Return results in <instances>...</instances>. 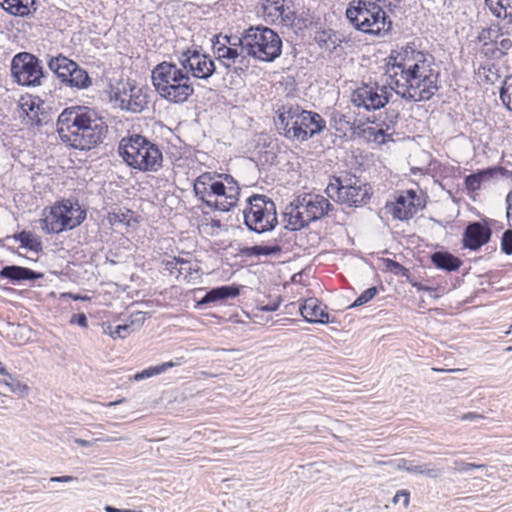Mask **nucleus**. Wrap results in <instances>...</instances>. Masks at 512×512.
Returning <instances> with one entry per match:
<instances>
[{
	"label": "nucleus",
	"instance_id": "nucleus-1",
	"mask_svg": "<svg viewBox=\"0 0 512 512\" xmlns=\"http://www.w3.org/2000/svg\"><path fill=\"white\" fill-rule=\"evenodd\" d=\"M56 131L62 143L87 152L104 143L109 134V125L96 109L73 105L64 108L58 115Z\"/></svg>",
	"mask_w": 512,
	"mask_h": 512
},
{
	"label": "nucleus",
	"instance_id": "nucleus-2",
	"mask_svg": "<svg viewBox=\"0 0 512 512\" xmlns=\"http://www.w3.org/2000/svg\"><path fill=\"white\" fill-rule=\"evenodd\" d=\"M195 196L210 209L228 212L233 209L240 196V186L230 174L204 172L193 183Z\"/></svg>",
	"mask_w": 512,
	"mask_h": 512
},
{
	"label": "nucleus",
	"instance_id": "nucleus-3",
	"mask_svg": "<svg viewBox=\"0 0 512 512\" xmlns=\"http://www.w3.org/2000/svg\"><path fill=\"white\" fill-rule=\"evenodd\" d=\"M279 127L283 135L290 140L301 143L321 133L326 128V121L317 112L303 109L299 104H284L278 109Z\"/></svg>",
	"mask_w": 512,
	"mask_h": 512
},
{
	"label": "nucleus",
	"instance_id": "nucleus-4",
	"mask_svg": "<svg viewBox=\"0 0 512 512\" xmlns=\"http://www.w3.org/2000/svg\"><path fill=\"white\" fill-rule=\"evenodd\" d=\"M117 152L129 167L141 172H158L163 167L159 146L141 134L123 137Z\"/></svg>",
	"mask_w": 512,
	"mask_h": 512
},
{
	"label": "nucleus",
	"instance_id": "nucleus-5",
	"mask_svg": "<svg viewBox=\"0 0 512 512\" xmlns=\"http://www.w3.org/2000/svg\"><path fill=\"white\" fill-rule=\"evenodd\" d=\"M242 215L245 227L256 234L271 232L279 224L276 204L265 194L254 193L249 196Z\"/></svg>",
	"mask_w": 512,
	"mask_h": 512
},
{
	"label": "nucleus",
	"instance_id": "nucleus-6",
	"mask_svg": "<svg viewBox=\"0 0 512 512\" xmlns=\"http://www.w3.org/2000/svg\"><path fill=\"white\" fill-rule=\"evenodd\" d=\"M326 193L331 199H336L348 207H361L369 202L372 188L368 183L361 181L359 177L347 174L332 176Z\"/></svg>",
	"mask_w": 512,
	"mask_h": 512
},
{
	"label": "nucleus",
	"instance_id": "nucleus-7",
	"mask_svg": "<svg viewBox=\"0 0 512 512\" xmlns=\"http://www.w3.org/2000/svg\"><path fill=\"white\" fill-rule=\"evenodd\" d=\"M87 210L78 200L63 199L50 208V215L41 219V228L47 234H59L80 226L86 219Z\"/></svg>",
	"mask_w": 512,
	"mask_h": 512
},
{
	"label": "nucleus",
	"instance_id": "nucleus-8",
	"mask_svg": "<svg viewBox=\"0 0 512 512\" xmlns=\"http://www.w3.org/2000/svg\"><path fill=\"white\" fill-rule=\"evenodd\" d=\"M246 53L263 62H273L282 53V40L271 28L251 26L244 31Z\"/></svg>",
	"mask_w": 512,
	"mask_h": 512
},
{
	"label": "nucleus",
	"instance_id": "nucleus-9",
	"mask_svg": "<svg viewBox=\"0 0 512 512\" xmlns=\"http://www.w3.org/2000/svg\"><path fill=\"white\" fill-rule=\"evenodd\" d=\"M11 76L15 83L25 87H38L48 78L42 61L30 52L15 54L10 63Z\"/></svg>",
	"mask_w": 512,
	"mask_h": 512
},
{
	"label": "nucleus",
	"instance_id": "nucleus-10",
	"mask_svg": "<svg viewBox=\"0 0 512 512\" xmlns=\"http://www.w3.org/2000/svg\"><path fill=\"white\" fill-rule=\"evenodd\" d=\"M371 5L372 1L370 0L351 1L346 9V18L354 26L355 29L366 34L378 37L388 35L389 26H386L385 29L383 27L371 28L369 23V19L373 15Z\"/></svg>",
	"mask_w": 512,
	"mask_h": 512
},
{
	"label": "nucleus",
	"instance_id": "nucleus-11",
	"mask_svg": "<svg viewBox=\"0 0 512 512\" xmlns=\"http://www.w3.org/2000/svg\"><path fill=\"white\" fill-rule=\"evenodd\" d=\"M179 62L185 72L196 79L208 80L216 72V65L211 56L201 53L198 49L183 51Z\"/></svg>",
	"mask_w": 512,
	"mask_h": 512
},
{
	"label": "nucleus",
	"instance_id": "nucleus-12",
	"mask_svg": "<svg viewBox=\"0 0 512 512\" xmlns=\"http://www.w3.org/2000/svg\"><path fill=\"white\" fill-rule=\"evenodd\" d=\"M425 207L424 200L413 189L400 192L394 202H387L386 209L390 212L394 219L406 221L414 217V215Z\"/></svg>",
	"mask_w": 512,
	"mask_h": 512
},
{
	"label": "nucleus",
	"instance_id": "nucleus-13",
	"mask_svg": "<svg viewBox=\"0 0 512 512\" xmlns=\"http://www.w3.org/2000/svg\"><path fill=\"white\" fill-rule=\"evenodd\" d=\"M497 223L493 219L469 222L462 234V246L471 251H477L486 245L492 236V227Z\"/></svg>",
	"mask_w": 512,
	"mask_h": 512
},
{
	"label": "nucleus",
	"instance_id": "nucleus-14",
	"mask_svg": "<svg viewBox=\"0 0 512 512\" xmlns=\"http://www.w3.org/2000/svg\"><path fill=\"white\" fill-rule=\"evenodd\" d=\"M351 103L367 111L378 110L388 103L386 96L378 95V83H362L351 94Z\"/></svg>",
	"mask_w": 512,
	"mask_h": 512
},
{
	"label": "nucleus",
	"instance_id": "nucleus-15",
	"mask_svg": "<svg viewBox=\"0 0 512 512\" xmlns=\"http://www.w3.org/2000/svg\"><path fill=\"white\" fill-rule=\"evenodd\" d=\"M151 79L153 85H170L184 80L189 81L190 75L188 72H185L183 67L179 68L173 62L163 61L154 67Z\"/></svg>",
	"mask_w": 512,
	"mask_h": 512
},
{
	"label": "nucleus",
	"instance_id": "nucleus-16",
	"mask_svg": "<svg viewBox=\"0 0 512 512\" xmlns=\"http://www.w3.org/2000/svg\"><path fill=\"white\" fill-rule=\"evenodd\" d=\"M300 206L304 209L306 221L315 222L328 215L334 209L333 204L324 196L304 194L298 197Z\"/></svg>",
	"mask_w": 512,
	"mask_h": 512
},
{
	"label": "nucleus",
	"instance_id": "nucleus-17",
	"mask_svg": "<svg viewBox=\"0 0 512 512\" xmlns=\"http://www.w3.org/2000/svg\"><path fill=\"white\" fill-rule=\"evenodd\" d=\"M161 98L174 104H183L194 94V86L189 81L177 82V84L170 85H153Z\"/></svg>",
	"mask_w": 512,
	"mask_h": 512
},
{
	"label": "nucleus",
	"instance_id": "nucleus-18",
	"mask_svg": "<svg viewBox=\"0 0 512 512\" xmlns=\"http://www.w3.org/2000/svg\"><path fill=\"white\" fill-rule=\"evenodd\" d=\"M240 295V287L237 284L222 285L209 289L205 295L196 301L195 308L203 309L209 305H222L229 299Z\"/></svg>",
	"mask_w": 512,
	"mask_h": 512
},
{
	"label": "nucleus",
	"instance_id": "nucleus-19",
	"mask_svg": "<svg viewBox=\"0 0 512 512\" xmlns=\"http://www.w3.org/2000/svg\"><path fill=\"white\" fill-rule=\"evenodd\" d=\"M439 78V72L424 75L420 80V82H423V88L418 93H409L408 90L405 89L400 92V97L408 102L428 101L440 89L438 85Z\"/></svg>",
	"mask_w": 512,
	"mask_h": 512
},
{
	"label": "nucleus",
	"instance_id": "nucleus-20",
	"mask_svg": "<svg viewBox=\"0 0 512 512\" xmlns=\"http://www.w3.org/2000/svg\"><path fill=\"white\" fill-rule=\"evenodd\" d=\"M326 306L314 297L306 299L300 306L299 312L303 319L309 323L327 324L330 322Z\"/></svg>",
	"mask_w": 512,
	"mask_h": 512
},
{
	"label": "nucleus",
	"instance_id": "nucleus-21",
	"mask_svg": "<svg viewBox=\"0 0 512 512\" xmlns=\"http://www.w3.org/2000/svg\"><path fill=\"white\" fill-rule=\"evenodd\" d=\"M43 277L44 274L41 272L18 265H6L0 270V278L8 279L13 284L20 283L22 281L34 282L42 279Z\"/></svg>",
	"mask_w": 512,
	"mask_h": 512
},
{
	"label": "nucleus",
	"instance_id": "nucleus-22",
	"mask_svg": "<svg viewBox=\"0 0 512 512\" xmlns=\"http://www.w3.org/2000/svg\"><path fill=\"white\" fill-rule=\"evenodd\" d=\"M282 221L285 223V229L290 231H299L310 224V221H306L304 209L300 206L298 198L286 207Z\"/></svg>",
	"mask_w": 512,
	"mask_h": 512
},
{
	"label": "nucleus",
	"instance_id": "nucleus-23",
	"mask_svg": "<svg viewBox=\"0 0 512 512\" xmlns=\"http://www.w3.org/2000/svg\"><path fill=\"white\" fill-rule=\"evenodd\" d=\"M0 6L10 15L30 17L37 11V0H0Z\"/></svg>",
	"mask_w": 512,
	"mask_h": 512
},
{
	"label": "nucleus",
	"instance_id": "nucleus-24",
	"mask_svg": "<svg viewBox=\"0 0 512 512\" xmlns=\"http://www.w3.org/2000/svg\"><path fill=\"white\" fill-rule=\"evenodd\" d=\"M71 69V72L65 76L62 86L69 87L71 89L85 90L92 85V78L78 63Z\"/></svg>",
	"mask_w": 512,
	"mask_h": 512
},
{
	"label": "nucleus",
	"instance_id": "nucleus-25",
	"mask_svg": "<svg viewBox=\"0 0 512 512\" xmlns=\"http://www.w3.org/2000/svg\"><path fill=\"white\" fill-rule=\"evenodd\" d=\"M76 64L77 62L64 56L63 54H58L57 56L48 55L47 66L49 70L55 74L61 85L65 79V76L71 72V68Z\"/></svg>",
	"mask_w": 512,
	"mask_h": 512
},
{
	"label": "nucleus",
	"instance_id": "nucleus-26",
	"mask_svg": "<svg viewBox=\"0 0 512 512\" xmlns=\"http://www.w3.org/2000/svg\"><path fill=\"white\" fill-rule=\"evenodd\" d=\"M430 259L436 268L446 272L457 271L463 263L459 257L448 251H436L431 254Z\"/></svg>",
	"mask_w": 512,
	"mask_h": 512
},
{
	"label": "nucleus",
	"instance_id": "nucleus-27",
	"mask_svg": "<svg viewBox=\"0 0 512 512\" xmlns=\"http://www.w3.org/2000/svg\"><path fill=\"white\" fill-rule=\"evenodd\" d=\"M239 255L245 257L275 256L282 252V246L274 239L270 245L244 246L238 249Z\"/></svg>",
	"mask_w": 512,
	"mask_h": 512
},
{
	"label": "nucleus",
	"instance_id": "nucleus-28",
	"mask_svg": "<svg viewBox=\"0 0 512 512\" xmlns=\"http://www.w3.org/2000/svg\"><path fill=\"white\" fill-rule=\"evenodd\" d=\"M148 105V96L141 88L131 87L129 98L121 100V107L133 113L142 112Z\"/></svg>",
	"mask_w": 512,
	"mask_h": 512
},
{
	"label": "nucleus",
	"instance_id": "nucleus-29",
	"mask_svg": "<svg viewBox=\"0 0 512 512\" xmlns=\"http://www.w3.org/2000/svg\"><path fill=\"white\" fill-rule=\"evenodd\" d=\"M315 42L321 49L333 52L342 42L337 32L332 29L319 30L315 33Z\"/></svg>",
	"mask_w": 512,
	"mask_h": 512
},
{
	"label": "nucleus",
	"instance_id": "nucleus-30",
	"mask_svg": "<svg viewBox=\"0 0 512 512\" xmlns=\"http://www.w3.org/2000/svg\"><path fill=\"white\" fill-rule=\"evenodd\" d=\"M14 239L20 242L22 248H26L33 252H40L42 250V243L39 238L35 237L31 231L22 230L12 236H7L6 240Z\"/></svg>",
	"mask_w": 512,
	"mask_h": 512
},
{
	"label": "nucleus",
	"instance_id": "nucleus-31",
	"mask_svg": "<svg viewBox=\"0 0 512 512\" xmlns=\"http://www.w3.org/2000/svg\"><path fill=\"white\" fill-rule=\"evenodd\" d=\"M427 54L422 51H417L415 49L414 42H408L405 46L401 47L396 55V58H400L399 62H403L404 64L407 61H417L425 63L427 61Z\"/></svg>",
	"mask_w": 512,
	"mask_h": 512
},
{
	"label": "nucleus",
	"instance_id": "nucleus-32",
	"mask_svg": "<svg viewBox=\"0 0 512 512\" xmlns=\"http://www.w3.org/2000/svg\"><path fill=\"white\" fill-rule=\"evenodd\" d=\"M476 173L478 175L479 180L481 181V185L483 183L489 182L493 179L501 178H510L512 176V172L507 170L503 166H492L484 169H477Z\"/></svg>",
	"mask_w": 512,
	"mask_h": 512
},
{
	"label": "nucleus",
	"instance_id": "nucleus-33",
	"mask_svg": "<svg viewBox=\"0 0 512 512\" xmlns=\"http://www.w3.org/2000/svg\"><path fill=\"white\" fill-rule=\"evenodd\" d=\"M371 9L373 12L372 17L369 19V23L371 25V28H381L384 29L386 26H389V34L392 31V21L389 18V16L386 14V12L383 10V8L379 4H375V1H372Z\"/></svg>",
	"mask_w": 512,
	"mask_h": 512
},
{
	"label": "nucleus",
	"instance_id": "nucleus-34",
	"mask_svg": "<svg viewBox=\"0 0 512 512\" xmlns=\"http://www.w3.org/2000/svg\"><path fill=\"white\" fill-rule=\"evenodd\" d=\"M498 23L495 25L497 28V35L499 36H511L512 35V4L504 7L501 10L500 17H495Z\"/></svg>",
	"mask_w": 512,
	"mask_h": 512
},
{
	"label": "nucleus",
	"instance_id": "nucleus-35",
	"mask_svg": "<svg viewBox=\"0 0 512 512\" xmlns=\"http://www.w3.org/2000/svg\"><path fill=\"white\" fill-rule=\"evenodd\" d=\"M408 473L419 474L426 477L436 479L442 476L443 471L440 468L435 467L432 463L415 464L412 461V467L408 468Z\"/></svg>",
	"mask_w": 512,
	"mask_h": 512
},
{
	"label": "nucleus",
	"instance_id": "nucleus-36",
	"mask_svg": "<svg viewBox=\"0 0 512 512\" xmlns=\"http://www.w3.org/2000/svg\"><path fill=\"white\" fill-rule=\"evenodd\" d=\"M420 64L423 63L415 61L413 65L406 67L403 62H398L393 64V68L400 70L401 77L406 81V83H411V81L422 78V76L419 74Z\"/></svg>",
	"mask_w": 512,
	"mask_h": 512
},
{
	"label": "nucleus",
	"instance_id": "nucleus-37",
	"mask_svg": "<svg viewBox=\"0 0 512 512\" xmlns=\"http://www.w3.org/2000/svg\"><path fill=\"white\" fill-rule=\"evenodd\" d=\"M0 383L9 387L12 393L17 394L20 397H23L28 392V386L22 383L17 377L8 373L4 378L0 379Z\"/></svg>",
	"mask_w": 512,
	"mask_h": 512
},
{
	"label": "nucleus",
	"instance_id": "nucleus-38",
	"mask_svg": "<svg viewBox=\"0 0 512 512\" xmlns=\"http://www.w3.org/2000/svg\"><path fill=\"white\" fill-rule=\"evenodd\" d=\"M500 100L512 112V75H507L499 90Z\"/></svg>",
	"mask_w": 512,
	"mask_h": 512
},
{
	"label": "nucleus",
	"instance_id": "nucleus-39",
	"mask_svg": "<svg viewBox=\"0 0 512 512\" xmlns=\"http://www.w3.org/2000/svg\"><path fill=\"white\" fill-rule=\"evenodd\" d=\"M383 263L386 270L393 273L394 275L404 277L407 281L411 278L409 269L404 267L399 262L390 258H385L383 259Z\"/></svg>",
	"mask_w": 512,
	"mask_h": 512
},
{
	"label": "nucleus",
	"instance_id": "nucleus-40",
	"mask_svg": "<svg viewBox=\"0 0 512 512\" xmlns=\"http://www.w3.org/2000/svg\"><path fill=\"white\" fill-rule=\"evenodd\" d=\"M330 124L336 131L344 132L347 126L350 127L351 122L346 115L334 110L330 116Z\"/></svg>",
	"mask_w": 512,
	"mask_h": 512
},
{
	"label": "nucleus",
	"instance_id": "nucleus-41",
	"mask_svg": "<svg viewBox=\"0 0 512 512\" xmlns=\"http://www.w3.org/2000/svg\"><path fill=\"white\" fill-rule=\"evenodd\" d=\"M378 293V288L376 286H372L365 291H363L349 306V308H357L360 307L369 301H371Z\"/></svg>",
	"mask_w": 512,
	"mask_h": 512
},
{
	"label": "nucleus",
	"instance_id": "nucleus-42",
	"mask_svg": "<svg viewBox=\"0 0 512 512\" xmlns=\"http://www.w3.org/2000/svg\"><path fill=\"white\" fill-rule=\"evenodd\" d=\"M484 4L493 17H500L501 10L512 4V0H484Z\"/></svg>",
	"mask_w": 512,
	"mask_h": 512
},
{
	"label": "nucleus",
	"instance_id": "nucleus-43",
	"mask_svg": "<svg viewBox=\"0 0 512 512\" xmlns=\"http://www.w3.org/2000/svg\"><path fill=\"white\" fill-rule=\"evenodd\" d=\"M233 64H234V66L232 68V73L240 76L250 66L249 55L248 54L245 55L243 52L242 54H240V56L235 61H233Z\"/></svg>",
	"mask_w": 512,
	"mask_h": 512
},
{
	"label": "nucleus",
	"instance_id": "nucleus-44",
	"mask_svg": "<svg viewBox=\"0 0 512 512\" xmlns=\"http://www.w3.org/2000/svg\"><path fill=\"white\" fill-rule=\"evenodd\" d=\"M400 113L396 109H388L385 111V118L382 120L381 127L385 126V131L393 129L397 124Z\"/></svg>",
	"mask_w": 512,
	"mask_h": 512
},
{
	"label": "nucleus",
	"instance_id": "nucleus-45",
	"mask_svg": "<svg viewBox=\"0 0 512 512\" xmlns=\"http://www.w3.org/2000/svg\"><path fill=\"white\" fill-rule=\"evenodd\" d=\"M500 249L505 255H512V227L503 232L500 240Z\"/></svg>",
	"mask_w": 512,
	"mask_h": 512
},
{
	"label": "nucleus",
	"instance_id": "nucleus-46",
	"mask_svg": "<svg viewBox=\"0 0 512 512\" xmlns=\"http://www.w3.org/2000/svg\"><path fill=\"white\" fill-rule=\"evenodd\" d=\"M464 185L468 192H475L481 189V181L476 171L464 177Z\"/></svg>",
	"mask_w": 512,
	"mask_h": 512
},
{
	"label": "nucleus",
	"instance_id": "nucleus-47",
	"mask_svg": "<svg viewBox=\"0 0 512 512\" xmlns=\"http://www.w3.org/2000/svg\"><path fill=\"white\" fill-rule=\"evenodd\" d=\"M134 331V328H131V324L124 323L114 326L113 333H111V337L113 339H125L128 337L132 332Z\"/></svg>",
	"mask_w": 512,
	"mask_h": 512
},
{
	"label": "nucleus",
	"instance_id": "nucleus-48",
	"mask_svg": "<svg viewBox=\"0 0 512 512\" xmlns=\"http://www.w3.org/2000/svg\"><path fill=\"white\" fill-rule=\"evenodd\" d=\"M220 51H222V53L218 56L219 60L227 59L235 61L245 50L236 47H223L220 48Z\"/></svg>",
	"mask_w": 512,
	"mask_h": 512
},
{
	"label": "nucleus",
	"instance_id": "nucleus-49",
	"mask_svg": "<svg viewBox=\"0 0 512 512\" xmlns=\"http://www.w3.org/2000/svg\"><path fill=\"white\" fill-rule=\"evenodd\" d=\"M486 465L464 462L462 460L454 461V469L458 472H468L474 469L484 470Z\"/></svg>",
	"mask_w": 512,
	"mask_h": 512
},
{
	"label": "nucleus",
	"instance_id": "nucleus-50",
	"mask_svg": "<svg viewBox=\"0 0 512 512\" xmlns=\"http://www.w3.org/2000/svg\"><path fill=\"white\" fill-rule=\"evenodd\" d=\"M132 213L131 210L127 209L126 212H111L109 213L108 219L109 222L114 225L116 223H126L129 224L128 215Z\"/></svg>",
	"mask_w": 512,
	"mask_h": 512
},
{
	"label": "nucleus",
	"instance_id": "nucleus-51",
	"mask_svg": "<svg viewBox=\"0 0 512 512\" xmlns=\"http://www.w3.org/2000/svg\"><path fill=\"white\" fill-rule=\"evenodd\" d=\"M244 33L242 36H236V35H224L223 39H226V42H228V47H236L241 50H246L245 41H244Z\"/></svg>",
	"mask_w": 512,
	"mask_h": 512
},
{
	"label": "nucleus",
	"instance_id": "nucleus-52",
	"mask_svg": "<svg viewBox=\"0 0 512 512\" xmlns=\"http://www.w3.org/2000/svg\"><path fill=\"white\" fill-rule=\"evenodd\" d=\"M385 136V130L383 127L376 129L374 127H366L363 138L366 140H374L377 141L379 137Z\"/></svg>",
	"mask_w": 512,
	"mask_h": 512
},
{
	"label": "nucleus",
	"instance_id": "nucleus-53",
	"mask_svg": "<svg viewBox=\"0 0 512 512\" xmlns=\"http://www.w3.org/2000/svg\"><path fill=\"white\" fill-rule=\"evenodd\" d=\"M178 264H189V261L181 257H173L172 259L164 262L165 270L169 271L170 274H173L175 270L178 271Z\"/></svg>",
	"mask_w": 512,
	"mask_h": 512
},
{
	"label": "nucleus",
	"instance_id": "nucleus-54",
	"mask_svg": "<svg viewBox=\"0 0 512 512\" xmlns=\"http://www.w3.org/2000/svg\"><path fill=\"white\" fill-rule=\"evenodd\" d=\"M223 36L224 35L222 34L214 35L212 39V48L214 50V53L218 56L222 53V51H220V48L228 47V42H226V39H223Z\"/></svg>",
	"mask_w": 512,
	"mask_h": 512
},
{
	"label": "nucleus",
	"instance_id": "nucleus-55",
	"mask_svg": "<svg viewBox=\"0 0 512 512\" xmlns=\"http://www.w3.org/2000/svg\"><path fill=\"white\" fill-rule=\"evenodd\" d=\"M392 501L394 504L402 502L403 506L407 507L409 505V501H410L409 491H407L405 489L397 491V493L393 497Z\"/></svg>",
	"mask_w": 512,
	"mask_h": 512
},
{
	"label": "nucleus",
	"instance_id": "nucleus-56",
	"mask_svg": "<svg viewBox=\"0 0 512 512\" xmlns=\"http://www.w3.org/2000/svg\"><path fill=\"white\" fill-rule=\"evenodd\" d=\"M510 48H512V40L510 38H504L499 42V47L493 50V55L498 53L499 55L496 57H501L505 54L502 50H509Z\"/></svg>",
	"mask_w": 512,
	"mask_h": 512
},
{
	"label": "nucleus",
	"instance_id": "nucleus-57",
	"mask_svg": "<svg viewBox=\"0 0 512 512\" xmlns=\"http://www.w3.org/2000/svg\"><path fill=\"white\" fill-rule=\"evenodd\" d=\"M174 366H176V363H174L173 361H168L156 366H150V372H152V376H155L167 371L169 368H172Z\"/></svg>",
	"mask_w": 512,
	"mask_h": 512
},
{
	"label": "nucleus",
	"instance_id": "nucleus-58",
	"mask_svg": "<svg viewBox=\"0 0 512 512\" xmlns=\"http://www.w3.org/2000/svg\"><path fill=\"white\" fill-rule=\"evenodd\" d=\"M70 324H77L82 328L88 327V319L84 313H76L71 316Z\"/></svg>",
	"mask_w": 512,
	"mask_h": 512
},
{
	"label": "nucleus",
	"instance_id": "nucleus-59",
	"mask_svg": "<svg viewBox=\"0 0 512 512\" xmlns=\"http://www.w3.org/2000/svg\"><path fill=\"white\" fill-rule=\"evenodd\" d=\"M130 318L131 319L128 324H131V328H133L134 325H137L140 328L146 320V313L138 311L132 314Z\"/></svg>",
	"mask_w": 512,
	"mask_h": 512
},
{
	"label": "nucleus",
	"instance_id": "nucleus-60",
	"mask_svg": "<svg viewBox=\"0 0 512 512\" xmlns=\"http://www.w3.org/2000/svg\"><path fill=\"white\" fill-rule=\"evenodd\" d=\"M421 79L422 78H419L415 81H411V83H406V81L404 82V86H406V89L408 90L409 93H418L420 91V87L422 86L423 83L420 82ZM404 90L405 88H403V90H398L397 95L400 96V92Z\"/></svg>",
	"mask_w": 512,
	"mask_h": 512
},
{
	"label": "nucleus",
	"instance_id": "nucleus-61",
	"mask_svg": "<svg viewBox=\"0 0 512 512\" xmlns=\"http://www.w3.org/2000/svg\"><path fill=\"white\" fill-rule=\"evenodd\" d=\"M21 108L26 115L41 110L40 106L35 102V100H29L24 103H21Z\"/></svg>",
	"mask_w": 512,
	"mask_h": 512
},
{
	"label": "nucleus",
	"instance_id": "nucleus-62",
	"mask_svg": "<svg viewBox=\"0 0 512 512\" xmlns=\"http://www.w3.org/2000/svg\"><path fill=\"white\" fill-rule=\"evenodd\" d=\"M505 202L507 224L512 227V190L507 194Z\"/></svg>",
	"mask_w": 512,
	"mask_h": 512
},
{
	"label": "nucleus",
	"instance_id": "nucleus-63",
	"mask_svg": "<svg viewBox=\"0 0 512 512\" xmlns=\"http://www.w3.org/2000/svg\"><path fill=\"white\" fill-rule=\"evenodd\" d=\"M365 125L364 124H358L356 125L355 122H352L351 125H350V130H352V134L359 137V138H363V135L365 133Z\"/></svg>",
	"mask_w": 512,
	"mask_h": 512
},
{
	"label": "nucleus",
	"instance_id": "nucleus-64",
	"mask_svg": "<svg viewBox=\"0 0 512 512\" xmlns=\"http://www.w3.org/2000/svg\"><path fill=\"white\" fill-rule=\"evenodd\" d=\"M44 112L43 111H36L33 116L30 117V120H31V123L32 125H35L37 127H41L44 125V118H42L41 116H44Z\"/></svg>",
	"mask_w": 512,
	"mask_h": 512
}]
</instances>
